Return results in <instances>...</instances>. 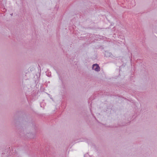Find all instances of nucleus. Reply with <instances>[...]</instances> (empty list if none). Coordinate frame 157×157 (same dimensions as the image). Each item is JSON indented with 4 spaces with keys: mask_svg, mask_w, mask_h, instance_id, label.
Segmentation results:
<instances>
[{
    "mask_svg": "<svg viewBox=\"0 0 157 157\" xmlns=\"http://www.w3.org/2000/svg\"><path fill=\"white\" fill-rule=\"evenodd\" d=\"M92 69L96 71H98L100 70V67L98 64H94L93 65Z\"/></svg>",
    "mask_w": 157,
    "mask_h": 157,
    "instance_id": "obj_1",
    "label": "nucleus"
}]
</instances>
